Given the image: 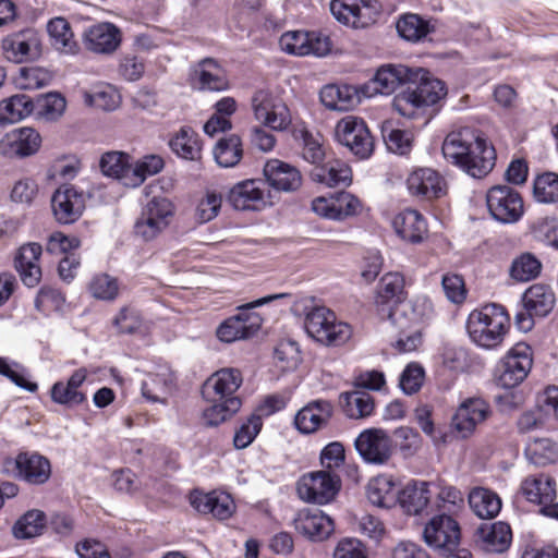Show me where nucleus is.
<instances>
[{
    "mask_svg": "<svg viewBox=\"0 0 558 558\" xmlns=\"http://www.w3.org/2000/svg\"><path fill=\"white\" fill-rule=\"evenodd\" d=\"M51 81L48 70L40 66L21 68L14 77V85L22 90H35L47 86Z\"/></svg>",
    "mask_w": 558,
    "mask_h": 558,
    "instance_id": "nucleus-57",
    "label": "nucleus"
},
{
    "mask_svg": "<svg viewBox=\"0 0 558 558\" xmlns=\"http://www.w3.org/2000/svg\"><path fill=\"white\" fill-rule=\"evenodd\" d=\"M460 525L454 518L446 513L434 515L425 525V543L437 549H454L460 541Z\"/></svg>",
    "mask_w": 558,
    "mask_h": 558,
    "instance_id": "nucleus-20",
    "label": "nucleus"
},
{
    "mask_svg": "<svg viewBox=\"0 0 558 558\" xmlns=\"http://www.w3.org/2000/svg\"><path fill=\"white\" fill-rule=\"evenodd\" d=\"M41 135L31 126L12 129L0 140V155L5 158H26L41 147Z\"/></svg>",
    "mask_w": 558,
    "mask_h": 558,
    "instance_id": "nucleus-19",
    "label": "nucleus"
},
{
    "mask_svg": "<svg viewBox=\"0 0 558 558\" xmlns=\"http://www.w3.org/2000/svg\"><path fill=\"white\" fill-rule=\"evenodd\" d=\"M263 172L268 185L278 192H295L303 183L301 171L295 166L280 159L267 160Z\"/></svg>",
    "mask_w": 558,
    "mask_h": 558,
    "instance_id": "nucleus-25",
    "label": "nucleus"
},
{
    "mask_svg": "<svg viewBox=\"0 0 558 558\" xmlns=\"http://www.w3.org/2000/svg\"><path fill=\"white\" fill-rule=\"evenodd\" d=\"M252 108L255 119L271 130L284 131L292 122L291 112L284 101L267 90L254 94Z\"/></svg>",
    "mask_w": 558,
    "mask_h": 558,
    "instance_id": "nucleus-15",
    "label": "nucleus"
},
{
    "mask_svg": "<svg viewBox=\"0 0 558 558\" xmlns=\"http://www.w3.org/2000/svg\"><path fill=\"white\" fill-rule=\"evenodd\" d=\"M444 158L472 178L487 175L495 166L494 147L477 131L461 128L450 132L442 143Z\"/></svg>",
    "mask_w": 558,
    "mask_h": 558,
    "instance_id": "nucleus-1",
    "label": "nucleus"
},
{
    "mask_svg": "<svg viewBox=\"0 0 558 558\" xmlns=\"http://www.w3.org/2000/svg\"><path fill=\"white\" fill-rule=\"evenodd\" d=\"M397 234L411 243L421 242L427 233L424 217L415 209H404L397 214L392 220Z\"/></svg>",
    "mask_w": 558,
    "mask_h": 558,
    "instance_id": "nucleus-39",
    "label": "nucleus"
},
{
    "mask_svg": "<svg viewBox=\"0 0 558 558\" xmlns=\"http://www.w3.org/2000/svg\"><path fill=\"white\" fill-rule=\"evenodd\" d=\"M171 150L184 160L199 161L203 146L198 134L190 126H182L169 141Z\"/></svg>",
    "mask_w": 558,
    "mask_h": 558,
    "instance_id": "nucleus-40",
    "label": "nucleus"
},
{
    "mask_svg": "<svg viewBox=\"0 0 558 558\" xmlns=\"http://www.w3.org/2000/svg\"><path fill=\"white\" fill-rule=\"evenodd\" d=\"M241 372L236 368H221L214 373L205 383L203 396L215 400L239 399L234 396L242 385Z\"/></svg>",
    "mask_w": 558,
    "mask_h": 558,
    "instance_id": "nucleus-29",
    "label": "nucleus"
},
{
    "mask_svg": "<svg viewBox=\"0 0 558 558\" xmlns=\"http://www.w3.org/2000/svg\"><path fill=\"white\" fill-rule=\"evenodd\" d=\"M404 277L400 272H388L379 281L376 293V305L381 316L401 304L405 298Z\"/></svg>",
    "mask_w": 558,
    "mask_h": 558,
    "instance_id": "nucleus-30",
    "label": "nucleus"
},
{
    "mask_svg": "<svg viewBox=\"0 0 558 558\" xmlns=\"http://www.w3.org/2000/svg\"><path fill=\"white\" fill-rule=\"evenodd\" d=\"M343 411L350 418L369 416L375 408L374 399L365 391H350L341 395Z\"/></svg>",
    "mask_w": 558,
    "mask_h": 558,
    "instance_id": "nucleus-49",
    "label": "nucleus"
},
{
    "mask_svg": "<svg viewBox=\"0 0 558 558\" xmlns=\"http://www.w3.org/2000/svg\"><path fill=\"white\" fill-rule=\"evenodd\" d=\"M51 45L61 53L74 54L78 50L70 24L63 17H54L47 24Z\"/></svg>",
    "mask_w": 558,
    "mask_h": 558,
    "instance_id": "nucleus-46",
    "label": "nucleus"
},
{
    "mask_svg": "<svg viewBox=\"0 0 558 558\" xmlns=\"http://www.w3.org/2000/svg\"><path fill=\"white\" fill-rule=\"evenodd\" d=\"M341 487L339 475L322 470L300 477L296 485L299 497L311 504L327 505L335 499Z\"/></svg>",
    "mask_w": 558,
    "mask_h": 558,
    "instance_id": "nucleus-8",
    "label": "nucleus"
},
{
    "mask_svg": "<svg viewBox=\"0 0 558 558\" xmlns=\"http://www.w3.org/2000/svg\"><path fill=\"white\" fill-rule=\"evenodd\" d=\"M304 327L311 338L326 345H341L352 336L351 326L325 306L312 308L305 316Z\"/></svg>",
    "mask_w": 558,
    "mask_h": 558,
    "instance_id": "nucleus-4",
    "label": "nucleus"
},
{
    "mask_svg": "<svg viewBox=\"0 0 558 558\" xmlns=\"http://www.w3.org/2000/svg\"><path fill=\"white\" fill-rule=\"evenodd\" d=\"M424 75H426V70L423 68L387 64L377 70L367 88H372L374 94L390 95L401 84L409 83L411 80H416Z\"/></svg>",
    "mask_w": 558,
    "mask_h": 558,
    "instance_id": "nucleus-21",
    "label": "nucleus"
},
{
    "mask_svg": "<svg viewBox=\"0 0 558 558\" xmlns=\"http://www.w3.org/2000/svg\"><path fill=\"white\" fill-rule=\"evenodd\" d=\"M523 496L533 504L544 508L557 497L556 482L546 473H537L526 476L521 483Z\"/></svg>",
    "mask_w": 558,
    "mask_h": 558,
    "instance_id": "nucleus-31",
    "label": "nucleus"
},
{
    "mask_svg": "<svg viewBox=\"0 0 558 558\" xmlns=\"http://www.w3.org/2000/svg\"><path fill=\"white\" fill-rule=\"evenodd\" d=\"M320 102L329 110L348 111L360 102L356 87L348 84H328L319 93Z\"/></svg>",
    "mask_w": 558,
    "mask_h": 558,
    "instance_id": "nucleus-33",
    "label": "nucleus"
},
{
    "mask_svg": "<svg viewBox=\"0 0 558 558\" xmlns=\"http://www.w3.org/2000/svg\"><path fill=\"white\" fill-rule=\"evenodd\" d=\"M541 269L542 264L534 255L523 253L512 260L509 274L513 280L525 282L536 278Z\"/></svg>",
    "mask_w": 558,
    "mask_h": 558,
    "instance_id": "nucleus-59",
    "label": "nucleus"
},
{
    "mask_svg": "<svg viewBox=\"0 0 558 558\" xmlns=\"http://www.w3.org/2000/svg\"><path fill=\"white\" fill-rule=\"evenodd\" d=\"M332 414V405L328 401L316 400L303 407L295 415V427L311 434L324 426Z\"/></svg>",
    "mask_w": 558,
    "mask_h": 558,
    "instance_id": "nucleus-35",
    "label": "nucleus"
},
{
    "mask_svg": "<svg viewBox=\"0 0 558 558\" xmlns=\"http://www.w3.org/2000/svg\"><path fill=\"white\" fill-rule=\"evenodd\" d=\"M296 532L310 541L322 542L335 531L333 520L322 510L304 509L294 519Z\"/></svg>",
    "mask_w": 558,
    "mask_h": 558,
    "instance_id": "nucleus-26",
    "label": "nucleus"
},
{
    "mask_svg": "<svg viewBox=\"0 0 558 558\" xmlns=\"http://www.w3.org/2000/svg\"><path fill=\"white\" fill-rule=\"evenodd\" d=\"M531 368V348L525 343H518L501 360L496 376L497 385L510 390L526 378Z\"/></svg>",
    "mask_w": 558,
    "mask_h": 558,
    "instance_id": "nucleus-14",
    "label": "nucleus"
},
{
    "mask_svg": "<svg viewBox=\"0 0 558 558\" xmlns=\"http://www.w3.org/2000/svg\"><path fill=\"white\" fill-rule=\"evenodd\" d=\"M329 11L343 26L362 29L376 22L380 7L376 0H330Z\"/></svg>",
    "mask_w": 558,
    "mask_h": 558,
    "instance_id": "nucleus-7",
    "label": "nucleus"
},
{
    "mask_svg": "<svg viewBox=\"0 0 558 558\" xmlns=\"http://www.w3.org/2000/svg\"><path fill=\"white\" fill-rule=\"evenodd\" d=\"M469 505L478 518L492 519L500 512L501 499L490 489L475 487L469 494Z\"/></svg>",
    "mask_w": 558,
    "mask_h": 558,
    "instance_id": "nucleus-44",
    "label": "nucleus"
},
{
    "mask_svg": "<svg viewBox=\"0 0 558 558\" xmlns=\"http://www.w3.org/2000/svg\"><path fill=\"white\" fill-rule=\"evenodd\" d=\"M512 533L509 524L495 522L482 524L476 531V542L488 553H504L511 544Z\"/></svg>",
    "mask_w": 558,
    "mask_h": 558,
    "instance_id": "nucleus-36",
    "label": "nucleus"
},
{
    "mask_svg": "<svg viewBox=\"0 0 558 558\" xmlns=\"http://www.w3.org/2000/svg\"><path fill=\"white\" fill-rule=\"evenodd\" d=\"M354 447L361 459L373 465L387 464L395 451V444L388 432L377 427L362 430L354 440Z\"/></svg>",
    "mask_w": 558,
    "mask_h": 558,
    "instance_id": "nucleus-12",
    "label": "nucleus"
},
{
    "mask_svg": "<svg viewBox=\"0 0 558 558\" xmlns=\"http://www.w3.org/2000/svg\"><path fill=\"white\" fill-rule=\"evenodd\" d=\"M486 203L492 217L502 223L517 222L524 213L520 193L508 185H496L489 189Z\"/></svg>",
    "mask_w": 558,
    "mask_h": 558,
    "instance_id": "nucleus-16",
    "label": "nucleus"
},
{
    "mask_svg": "<svg viewBox=\"0 0 558 558\" xmlns=\"http://www.w3.org/2000/svg\"><path fill=\"white\" fill-rule=\"evenodd\" d=\"M286 296L287 293L271 294L243 305L238 315L226 319L218 327L217 337L230 343L253 336L262 326L263 319L258 314L248 311Z\"/></svg>",
    "mask_w": 558,
    "mask_h": 558,
    "instance_id": "nucleus-6",
    "label": "nucleus"
},
{
    "mask_svg": "<svg viewBox=\"0 0 558 558\" xmlns=\"http://www.w3.org/2000/svg\"><path fill=\"white\" fill-rule=\"evenodd\" d=\"M279 45L282 51L294 56L324 57L331 50L329 37L316 32H287L281 35Z\"/></svg>",
    "mask_w": 558,
    "mask_h": 558,
    "instance_id": "nucleus-18",
    "label": "nucleus"
},
{
    "mask_svg": "<svg viewBox=\"0 0 558 558\" xmlns=\"http://www.w3.org/2000/svg\"><path fill=\"white\" fill-rule=\"evenodd\" d=\"M163 168V159L157 155H148L137 160L131 166V180H125V186H138L148 177L161 171Z\"/></svg>",
    "mask_w": 558,
    "mask_h": 558,
    "instance_id": "nucleus-58",
    "label": "nucleus"
},
{
    "mask_svg": "<svg viewBox=\"0 0 558 558\" xmlns=\"http://www.w3.org/2000/svg\"><path fill=\"white\" fill-rule=\"evenodd\" d=\"M409 86L393 98V108L402 117L408 119L424 118L429 107L445 98L447 89L440 80L426 70V75L411 80Z\"/></svg>",
    "mask_w": 558,
    "mask_h": 558,
    "instance_id": "nucleus-3",
    "label": "nucleus"
},
{
    "mask_svg": "<svg viewBox=\"0 0 558 558\" xmlns=\"http://www.w3.org/2000/svg\"><path fill=\"white\" fill-rule=\"evenodd\" d=\"M190 504L197 512L211 514L219 520L229 519L235 510L232 497L218 490L209 493L194 490L190 495Z\"/></svg>",
    "mask_w": 558,
    "mask_h": 558,
    "instance_id": "nucleus-27",
    "label": "nucleus"
},
{
    "mask_svg": "<svg viewBox=\"0 0 558 558\" xmlns=\"http://www.w3.org/2000/svg\"><path fill=\"white\" fill-rule=\"evenodd\" d=\"M192 82L203 90L221 92L229 87L226 72L214 59H204L194 68Z\"/></svg>",
    "mask_w": 558,
    "mask_h": 558,
    "instance_id": "nucleus-32",
    "label": "nucleus"
},
{
    "mask_svg": "<svg viewBox=\"0 0 558 558\" xmlns=\"http://www.w3.org/2000/svg\"><path fill=\"white\" fill-rule=\"evenodd\" d=\"M436 508L440 513L447 515H458L464 509V496L458 488L450 485L435 484Z\"/></svg>",
    "mask_w": 558,
    "mask_h": 558,
    "instance_id": "nucleus-53",
    "label": "nucleus"
},
{
    "mask_svg": "<svg viewBox=\"0 0 558 558\" xmlns=\"http://www.w3.org/2000/svg\"><path fill=\"white\" fill-rule=\"evenodd\" d=\"M35 110L32 98L16 94L0 101V125L13 124L29 117Z\"/></svg>",
    "mask_w": 558,
    "mask_h": 558,
    "instance_id": "nucleus-43",
    "label": "nucleus"
},
{
    "mask_svg": "<svg viewBox=\"0 0 558 558\" xmlns=\"http://www.w3.org/2000/svg\"><path fill=\"white\" fill-rule=\"evenodd\" d=\"M435 317V310L430 299L417 295L407 303L398 304L388 312V319L396 329L405 331L411 328L421 329Z\"/></svg>",
    "mask_w": 558,
    "mask_h": 558,
    "instance_id": "nucleus-13",
    "label": "nucleus"
},
{
    "mask_svg": "<svg viewBox=\"0 0 558 558\" xmlns=\"http://www.w3.org/2000/svg\"><path fill=\"white\" fill-rule=\"evenodd\" d=\"M131 163L129 155L121 151H108L101 156L100 169L107 177L120 180H131Z\"/></svg>",
    "mask_w": 558,
    "mask_h": 558,
    "instance_id": "nucleus-52",
    "label": "nucleus"
},
{
    "mask_svg": "<svg viewBox=\"0 0 558 558\" xmlns=\"http://www.w3.org/2000/svg\"><path fill=\"white\" fill-rule=\"evenodd\" d=\"M313 178L329 187L348 186L352 182V171L347 162L336 159L316 168Z\"/></svg>",
    "mask_w": 558,
    "mask_h": 558,
    "instance_id": "nucleus-45",
    "label": "nucleus"
},
{
    "mask_svg": "<svg viewBox=\"0 0 558 558\" xmlns=\"http://www.w3.org/2000/svg\"><path fill=\"white\" fill-rule=\"evenodd\" d=\"M173 374L169 366L158 365L142 383V393L151 402L165 403L173 388Z\"/></svg>",
    "mask_w": 558,
    "mask_h": 558,
    "instance_id": "nucleus-34",
    "label": "nucleus"
},
{
    "mask_svg": "<svg viewBox=\"0 0 558 558\" xmlns=\"http://www.w3.org/2000/svg\"><path fill=\"white\" fill-rule=\"evenodd\" d=\"M510 327L502 305L489 303L473 310L466 319V331L473 343L485 350L500 347Z\"/></svg>",
    "mask_w": 558,
    "mask_h": 558,
    "instance_id": "nucleus-2",
    "label": "nucleus"
},
{
    "mask_svg": "<svg viewBox=\"0 0 558 558\" xmlns=\"http://www.w3.org/2000/svg\"><path fill=\"white\" fill-rule=\"evenodd\" d=\"M529 460L536 465H546L558 461V444L548 438L531 441L525 449Z\"/></svg>",
    "mask_w": 558,
    "mask_h": 558,
    "instance_id": "nucleus-56",
    "label": "nucleus"
},
{
    "mask_svg": "<svg viewBox=\"0 0 558 558\" xmlns=\"http://www.w3.org/2000/svg\"><path fill=\"white\" fill-rule=\"evenodd\" d=\"M120 43V31L111 23L93 25L85 33L87 49L96 53H111L119 47Z\"/></svg>",
    "mask_w": 558,
    "mask_h": 558,
    "instance_id": "nucleus-38",
    "label": "nucleus"
},
{
    "mask_svg": "<svg viewBox=\"0 0 558 558\" xmlns=\"http://www.w3.org/2000/svg\"><path fill=\"white\" fill-rule=\"evenodd\" d=\"M46 526L44 511L33 509L22 515L13 525L12 533L15 538L25 539L40 535Z\"/></svg>",
    "mask_w": 558,
    "mask_h": 558,
    "instance_id": "nucleus-54",
    "label": "nucleus"
},
{
    "mask_svg": "<svg viewBox=\"0 0 558 558\" xmlns=\"http://www.w3.org/2000/svg\"><path fill=\"white\" fill-rule=\"evenodd\" d=\"M0 375L5 376L16 386L29 392H35L38 388L36 383L28 379L26 369L21 364L10 359L0 356Z\"/></svg>",
    "mask_w": 558,
    "mask_h": 558,
    "instance_id": "nucleus-63",
    "label": "nucleus"
},
{
    "mask_svg": "<svg viewBox=\"0 0 558 558\" xmlns=\"http://www.w3.org/2000/svg\"><path fill=\"white\" fill-rule=\"evenodd\" d=\"M41 245L35 242L26 243L17 250L14 258V267L22 282L27 287L33 288L37 286L41 279Z\"/></svg>",
    "mask_w": 558,
    "mask_h": 558,
    "instance_id": "nucleus-28",
    "label": "nucleus"
},
{
    "mask_svg": "<svg viewBox=\"0 0 558 558\" xmlns=\"http://www.w3.org/2000/svg\"><path fill=\"white\" fill-rule=\"evenodd\" d=\"M173 203L163 196H154L142 208L134 225V233L144 242H151L170 226L174 216Z\"/></svg>",
    "mask_w": 558,
    "mask_h": 558,
    "instance_id": "nucleus-5",
    "label": "nucleus"
},
{
    "mask_svg": "<svg viewBox=\"0 0 558 558\" xmlns=\"http://www.w3.org/2000/svg\"><path fill=\"white\" fill-rule=\"evenodd\" d=\"M214 158L216 162L223 168H231L239 163L242 158V143L238 135H230L221 138L215 145Z\"/></svg>",
    "mask_w": 558,
    "mask_h": 558,
    "instance_id": "nucleus-51",
    "label": "nucleus"
},
{
    "mask_svg": "<svg viewBox=\"0 0 558 558\" xmlns=\"http://www.w3.org/2000/svg\"><path fill=\"white\" fill-rule=\"evenodd\" d=\"M275 361L282 371H292L301 362V352L296 342L292 340L280 341L275 349Z\"/></svg>",
    "mask_w": 558,
    "mask_h": 558,
    "instance_id": "nucleus-64",
    "label": "nucleus"
},
{
    "mask_svg": "<svg viewBox=\"0 0 558 558\" xmlns=\"http://www.w3.org/2000/svg\"><path fill=\"white\" fill-rule=\"evenodd\" d=\"M121 284L116 277L108 274L95 275L89 284L88 291L93 298L101 301H113L120 293Z\"/></svg>",
    "mask_w": 558,
    "mask_h": 558,
    "instance_id": "nucleus-60",
    "label": "nucleus"
},
{
    "mask_svg": "<svg viewBox=\"0 0 558 558\" xmlns=\"http://www.w3.org/2000/svg\"><path fill=\"white\" fill-rule=\"evenodd\" d=\"M3 472L29 485H44L51 476V463L38 452H20L3 463Z\"/></svg>",
    "mask_w": 558,
    "mask_h": 558,
    "instance_id": "nucleus-9",
    "label": "nucleus"
},
{
    "mask_svg": "<svg viewBox=\"0 0 558 558\" xmlns=\"http://www.w3.org/2000/svg\"><path fill=\"white\" fill-rule=\"evenodd\" d=\"M533 197L541 204L558 203V173L547 171L538 174L533 182Z\"/></svg>",
    "mask_w": 558,
    "mask_h": 558,
    "instance_id": "nucleus-55",
    "label": "nucleus"
},
{
    "mask_svg": "<svg viewBox=\"0 0 558 558\" xmlns=\"http://www.w3.org/2000/svg\"><path fill=\"white\" fill-rule=\"evenodd\" d=\"M399 35L408 41H420L429 32L427 22L416 14H405L397 23Z\"/></svg>",
    "mask_w": 558,
    "mask_h": 558,
    "instance_id": "nucleus-61",
    "label": "nucleus"
},
{
    "mask_svg": "<svg viewBox=\"0 0 558 558\" xmlns=\"http://www.w3.org/2000/svg\"><path fill=\"white\" fill-rule=\"evenodd\" d=\"M335 137L360 159H366L373 154L374 141L362 118L355 116L341 118L336 124Z\"/></svg>",
    "mask_w": 558,
    "mask_h": 558,
    "instance_id": "nucleus-10",
    "label": "nucleus"
},
{
    "mask_svg": "<svg viewBox=\"0 0 558 558\" xmlns=\"http://www.w3.org/2000/svg\"><path fill=\"white\" fill-rule=\"evenodd\" d=\"M211 404L203 412V418L209 426H217L230 418L241 408L240 399L215 400V397L205 398Z\"/></svg>",
    "mask_w": 558,
    "mask_h": 558,
    "instance_id": "nucleus-50",
    "label": "nucleus"
},
{
    "mask_svg": "<svg viewBox=\"0 0 558 558\" xmlns=\"http://www.w3.org/2000/svg\"><path fill=\"white\" fill-rule=\"evenodd\" d=\"M35 104L34 114L36 119L46 122L58 121L65 112L66 100L59 93H48L39 96Z\"/></svg>",
    "mask_w": 558,
    "mask_h": 558,
    "instance_id": "nucleus-47",
    "label": "nucleus"
},
{
    "mask_svg": "<svg viewBox=\"0 0 558 558\" xmlns=\"http://www.w3.org/2000/svg\"><path fill=\"white\" fill-rule=\"evenodd\" d=\"M556 303L555 293L550 287L545 284H533L523 295L524 308L530 315L545 317Z\"/></svg>",
    "mask_w": 558,
    "mask_h": 558,
    "instance_id": "nucleus-42",
    "label": "nucleus"
},
{
    "mask_svg": "<svg viewBox=\"0 0 558 558\" xmlns=\"http://www.w3.org/2000/svg\"><path fill=\"white\" fill-rule=\"evenodd\" d=\"M51 400L59 405L74 408L87 400L85 391H73L65 380L56 381L50 388Z\"/></svg>",
    "mask_w": 558,
    "mask_h": 558,
    "instance_id": "nucleus-62",
    "label": "nucleus"
},
{
    "mask_svg": "<svg viewBox=\"0 0 558 558\" xmlns=\"http://www.w3.org/2000/svg\"><path fill=\"white\" fill-rule=\"evenodd\" d=\"M433 486L424 481L410 482L400 490L397 501L408 514H420L429 504Z\"/></svg>",
    "mask_w": 558,
    "mask_h": 558,
    "instance_id": "nucleus-37",
    "label": "nucleus"
},
{
    "mask_svg": "<svg viewBox=\"0 0 558 558\" xmlns=\"http://www.w3.org/2000/svg\"><path fill=\"white\" fill-rule=\"evenodd\" d=\"M228 198L239 210H258L271 204L270 193L262 180H244L236 183L230 190Z\"/></svg>",
    "mask_w": 558,
    "mask_h": 558,
    "instance_id": "nucleus-22",
    "label": "nucleus"
},
{
    "mask_svg": "<svg viewBox=\"0 0 558 558\" xmlns=\"http://www.w3.org/2000/svg\"><path fill=\"white\" fill-rule=\"evenodd\" d=\"M85 194L73 185H61L52 195L51 207L60 223L76 221L85 209Z\"/></svg>",
    "mask_w": 558,
    "mask_h": 558,
    "instance_id": "nucleus-23",
    "label": "nucleus"
},
{
    "mask_svg": "<svg viewBox=\"0 0 558 558\" xmlns=\"http://www.w3.org/2000/svg\"><path fill=\"white\" fill-rule=\"evenodd\" d=\"M489 404L482 398H468L458 407L452 418L453 428L465 438L473 434L476 426L487 420Z\"/></svg>",
    "mask_w": 558,
    "mask_h": 558,
    "instance_id": "nucleus-24",
    "label": "nucleus"
},
{
    "mask_svg": "<svg viewBox=\"0 0 558 558\" xmlns=\"http://www.w3.org/2000/svg\"><path fill=\"white\" fill-rule=\"evenodd\" d=\"M3 58L12 63L36 61L43 53V41L38 31L24 28L11 33L1 40Z\"/></svg>",
    "mask_w": 558,
    "mask_h": 558,
    "instance_id": "nucleus-11",
    "label": "nucleus"
},
{
    "mask_svg": "<svg viewBox=\"0 0 558 558\" xmlns=\"http://www.w3.org/2000/svg\"><path fill=\"white\" fill-rule=\"evenodd\" d=\"M409 194L423 201H435L447 195L448 184L437 170L417 167L410 171L405 180Z\"/></svg>",
    "mask_w": 558,
    "mask_h": 558,
    "instance_id": "nucleus-17",
    "label": "nucleus"
},
{
    "mask_svg": "<svg viewBox=\"0 0 558 558\" xmlns=\"http://www.w3.org/2000/svg\"><path fill=\"white\" fill-rule=\"evenodd\" d=\"M83 98L87 106L105 111L117 109L121 100L118 90L109 84H98L90 90H85Z\"/></svg>",
    "mask_w": 558,
    "mask_h": 558,
    "instance_id": "nucleus-48",
    "label": "nucleus"
},
{
    "mask_svg": "<svg viewBox=\"0 0 558 558\" xmlns=\"http://www.w3.org/2000/svg\"><path fill=\"white\" fill-rule=\"evenodd\" d=\"M369 502L379 508H390L398 499L397 485L392 476L381 474L373 477L366 486Z\"/></svg>",
    "mask_w": 558,
    "mask_h": 558,
    "instance_id": "nucleus-41",
    "label": "nucleus"
}]
</instances>
